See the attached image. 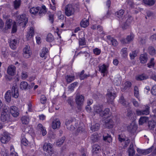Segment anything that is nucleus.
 Masks as SVG:
<instances>
[{
    "label": "nucleus",
    "instance_id": "nucleus-1",
    "mask_svg": "<svg viewBox=\"0 0 156 156\" xmlns=\"http://www.w3.org/2000/svg\"><path fill=\"white\" fill-rule=\"evenodd\" d=\"M118 139L119 141L122 143L123 148H125L127 147L130 142V140L128 138L125 137L122 134H119L118 135Z\"/></svg>",
    "mask_w": 156,
    "mask_h": 156
},
{
    "label": "nucleus",
    "instance_id": "nucleus-2",
    "mask_svg": "<svg viewBox=\"0 0 156 156\" xmlns=\"http://www.w3.org/2000/svg\"><path fill=\"white\" fill-rule=\"evenodd\" d=\"M75 12V9L73 5L69 4L66 5L65 8V13L67 16L73 15Z\"/></svg>",
    "mask_w": 156,
    "mask_h": 156
},
{
    "label": "nucleus",
    "instance_id": "nucleus-3",
    "mask_svg": "<svg viewBox=\"0 0 156 156\" xmlns=\"http://www.w3.org/2000/svg\"><path fill=\"white\" fill-rule=\"evenodd\" d=\"M150 107L148 105L145 106V109L144 110H140L136 109V114L138 115H147L149 114Z\"/></svg>",
    "mask_w": 156,
    "mask_h": 156
},
{
    "label": "nucleus",
    "instance_id": "nucleus-4",
    "mask_svg": "<svg viewBox=\"0 0 156 156\" xmlns=\"http://www.w3.org/2000/svg\"><path fill=\"white\" fill-rule=\"evenodd\" d=\"M43 149L44 151L47 152L49 155L53 153L52 145L50 143H45L43 146Z\"/></svg>",
    "mask_w": 156,
    "mask_h": 156
},
{
    "label": "nucleus",
    "instance_id": "nucleus-5",
    "mask_svg": "<svg viewBox=\"0 0 156 156\" xmlns=\"http://www.w3.org/2000/svg\"><path fill=\"white\" fill-rule=\"evenodd\" d=\"M11 95L12 97L17 98L19 96L18 88L16 84H14L11 89Z\"/></svg>",
    "mask_w": 156,
    "mask_h": 156
},
{
    "label": "nucleus",
    "instance_id": "nucleus-6",
    "mask_svg": "<svg viewBox=\"0 0 156 156\" xmlns=\"http://www.w3.org/2000/svg\"><path fill=\"white\" fill-rule=\"evenodd\" d=\"M107 42L109 45L114 47L117 46L119 44L116 39L110 35L107 36Z\"/></svg>",
    "mask_w": 156,
    "mask_h": 156
},
{
    "label": "nucleus",
    "instance_id": "nucleus-7",
    "mask_svg": "<svg viewBox=\"0 0 156 156\" xmlns=\"http://www.w3.org/2000/svg\"><path fill=\"white\" fill-rule=\"evenodd\" d=\"M23 56L26 58L30 57L32 54V52L29 46L26 45L23 50Z\"/></svg>",
    "mask_w": 156,
    "mask_h": 156
},
{
    "label": "nucleus",
    "instance_id": "nucleus-8",
    "mask_svg": "<svg viewBox=\"0 0 156 156\" xmlns=\"http://www.w3.org/2000/svg\"><path fill=\"white\" fill-rule=\"evenodd\" d=\"M10 112L14 117H17L19 115V111L15 106H12L10 108Z\"/></svg>",
    "mask_w": 156,
    "mask_h": 156
},
{
    "label": "nucleus",
    "instance_id": "nucleus-9",
    "mask_svg": "<svg viewBox=\"0 0 156 156\" xmlns=\"http://www.w3.org/2000/svg\"><path fill=\"white\" fill-rule=\"evenodd\" d=\"M104 122L105 127L108 129L112 128L114 125V121L112 118H108Z\"/></svg>",
    "mask_w": 156,
    "mask_h": 156
},
{
    "label": "nucleus",
    "instance_id": "nucleus-10",
    "mask_svg": "<svg viewBox=\"0 0 156 156\" xmlns=\"http://www.w3.org/2000/svg\"><path fill=\"white\" fill-rule=\"evenodd\" d=\"M7 73L10 76H14L16 73V68L14 65H9L7 69Z\"/></svg>",
    "mask_w": 156,
    "mask_h": 156
},
{
    "label": "nucleus",
    "instance_id": "nucleus-11",
    "mask_svg": "<svg viewBox=\"0 0 156 156\" xmlns=\"http://www.w3.org/2000/svg\"><path fill=\"white\" fill-rule=\"evenodd\" d=\"M133 38V36L131 34L127 36L126 39L122 38L120 40V42L122 44H125L129 43L132 41Z\"/></svg>",
    "mask_w": 156,
    "mask_h": 156
},
{
    "label": "nucleus",
    "instance_id": "nucleus-12",
    "mask_svg": "<svg viewBox=\"0 0 156 156\" xmlns=\"http://www.w3.org/2000/svg\"><path fill=\"white\" fill-rule=\"evenodd\" d=\"M12 23V20L11 19H7L5 22V27L3 29V31L4 33H6L8 29L11 28Z\"/></svg>",
    "mask_w": 156,
    "mask_h": 156
},
{
    "label": "nucleus",
    "instance_id": "nucleus-13",
    "mask_svg": "<svg viewBox=\"0 0 156 156\" xmlns=\"http://www.w3.org/2000/svg\"><path fill=\"white\" fill-rule=\"evenodd\" d=\"M84 100V97L80 94H77L76 98V102L77 105L81 106L83 103Z\"/></svg>",
    "mask_w": 156,
    "mask_h": 156
},
{
    "label": "nucleus",
    "instance_id": "nucleus-14",
    "mask_svg": "<svg viewBox=\"0 0 156 156\" xmlns=\"http://www.w3.org/2000/svg\"><path fill=\"white\" fill-rule=\"evenodd\" d=\"M133 18L131 16L128 17L127 19L126 20V22L122 26V28L123 29H126L128 28Z\"/></svg>",
    "mask_w": 156,
    "mask_h": 156
},
{
    "label": "nucleus",
    "instance_id": "nucleus-15",
    "mask_svg": "<svg viewBox=\"0 0 156 156\" xmlns=\"http://www.w3.org/2000/svg\"><path fill=\"white\" fill-rule=\"evenodd\" d=\"M10 139V137L7 134L4 133L0 138L1 142L3 144H6Z\"/></svg>",
    "mask_w": 156,
    "mask_h": 156
},
{
    "label": "nucleus",
    "instance_id": "nucleus-16",
    "mask_svg": "<svg viewBox=\"0 0 156 156\" xmlns=\"http://www.w3.org/2000/svg\"><path fill=\"white\" fill-rule=\"evenodd\" d=\"M61 123L58 119L54 120L52 123V127L54 129L59 128L60 126Z\"/></svg>",
    "mask_w": 156,
    "mask_h": 156
},
{
    "label": "nucleus",
    "instance_id": "nucleus-17",
    "mask_svg": "<svg viewBox=\"0 0 156 156\" xmlns=\"http://www.w3.org/2000/svg\"><path fill=\"white\" fill-rule=\"evenodd\" d=\"M100 146L97 144H94L92 147V152L93 154H96L99 153L101 151Z\"/></svg>",
    "mask_w": 156,
    "mask_h": 156
},
{
    "label": "nucleus",
    "instance_id": "nucleus-18",
    "mask_svg": "<svg viewBox=\"0 0 156 156\" xmlns=\"http://www.w3.org/2000/svg\"><path fill=\"white\" fill-rule=\"evenodd\" d=\"M115 97V95L114 93L109 92L107 94V99L108 102L109 103L112 102Z\"/></svg>",
    "mask_w": 156,
    "mask_h": 156
},
{
    "label": "nucleus",
    "instance_id": "nucleus-19",
    "mask_svg": "<svg viewBox=\"0 0 156 156\" xmlns=\"http://www.w3.org/2000/svg\"><path fill=\"white\" fill-rule=\"evenodd\" d=\"M37 129L38 131L42 132L43 136H45L47 133V132L42 124H39L37 127Z\"/></svg>",
    "mask_w": 156,
    "mask_h": 156
},
{
    "label": "nucleus",
    "instance_id": "nucleus-20",
    "mask_svg": "<svg viewBox=\"0 0 156 156\" xmlns=\"http://www.w3.org/2000/svg\"><path fill=\"white\" fill-rule=\"evenodd\" d=\"M20 88L22 90H26L27 88L29 89L31 88V87L30 85H29L25 81H23L21 82L20 83Z\"/></svg>",
    "mask_w": 156,
    "mask_h": 156
},
{
    "label": "nucleus",
    "instance_id": "nucleus-21",
    "mask_svg": "<svg viewBox=\"0 0 156 156\" xmlns=\"http://www.w3.org/2000/svg\"><path fill=\"white\" fill-rule=\"evenodd\" d=\"M94 112L99 114L101 116V114L102 113L103 110V106L100 105H95L94 107Z\"/></svg>",
    "mask_w": 156,
    "mask_h": 156
},
{
    "label": "nucleus",
    "instance_id": "nucleus-22",
    "mask_svg": "<svg viewBox=\"0 0 156 156\" xmlns=\"http://www.w3.org/2000/svg\"><path fill=\"white\" fill-rule=\"evenodd\" d=\"M148 78V76L145 74L139 75L136 77V79L138 81H142L146 80Z\"/></svg>",
    "mask_w": 156,
    "mask_h": 156
},
{
    "label": "nucleus",
    "instance_id": "nucleus-23",
    "mask_svg": "<svg viewBox=\"0 0 156 156\" xmlns=\"http://www.w3.org/2000/svg\"><path fill=\"white\" fill-rule=\"evenodd\" d=\"M10 114H2L1 115V119L3 122H9L10 121Z\"/></svg>",
    "mask_w": 156,
    "mask_h": 156
},
{
    "label": "nucleus",
    "instance_id": "nucleus-24",
    "mask_svg": "<svg viewBox=\"0 0 156 156\" xmlns=\"http://www.w3.org/2000/svg\"><path fill=\"white\" fill-rule=\"evenodd\" d=\"M9 45L10 48L15 50L16 48L17 41L15 39H12L10 40L9 42Z\"/></svg>",
    "mask_w": 156,
    "mask_h": 156
},
{
    "label": "nucleus",
    "instance_id": "nucleus-25",
    "mask_svg": "<svg viewBox=\"0 0 156 156\" xmlns=\"http://www.w3.org/2000/svg\"><path fill=\"white\" fill-rule=\"evenodd\" d=\"M99 71L103 73H106L107 72L108 66L105 64L99 66Z\"/></svg>",
    "mask_w": 156,
    "mask_h": 156
},
{
    "label": "nucleus",
    "instance_id": "nucleus-26",
    "mask_svg": "<svg viewBox=\"0 0 156 156\" xmlns=\"http://www.w3.org/2000/svg\"><path fill=\"white\" fill-rule=\"evenodd\" d=\"M47 11V9L45 6L44 5H42L41 8L40 7L39 12L38 14L40 16H41L45 14Z\"/></svg>",
    "mask_w": 156,
    "mask_h": 156
},
{
    "label": "nucleus",
    "instance_id": "nucleus-27",
    "mask_svg": "<svg viewBox=\"0 0 156 156\" xmlns=\"http://www.w3.org/2000/svg\"><path fill=\"white\" fill-rule=\"evenodd\" d=\"M124 10L123 9H121L115 13L116 16L120 19L123 20L124 18L123 17V16L124 13Z\"/></svg>",
    "mask_w": 156,
    "mask_h": 156
},
{
    "label": "nucleus",
    "instance_id": "nucleus-28",
    "mask_svg": "<svg viewBox=\"0 0 156 156\" xmlns=\"http://www.w3.org/2000/svg\"><path fill=\"white\" fill-rule=\"evenodd\" d=\"M12 95L10 90L7 91L5 94V101L8 102H10L11 100Z\"/></svg>",
    "mask_w": 156,
    "mask_h": 156
},
{
    "label": "nucleus",
    "instance_id": "nucleus-29",
    "mask_svg": "<svg viewBox=\"0 0 156 156\" xmlns=\"http://www.w3.org/2000/svg\"><path fill=\"white\" fill-rule=\"evenodd\" d=\"M89 18L88 19H84L80 23V26L83 27H87L89 24Z\"/></svg>",
    "mask_w": 156,
    "mask_h": 156
},
{
    "label": "nucleus",
    "instance_id": "nucleus-30",
    "mask_svg": "<svg viewBox=\"0 0 156 156\" xmlns=\"http://www.w3.org/2000/svg\"><path fill=\"white\" fill-rule=\"evenodd\" d=\"M48 50L47 48H44L42 50V51L40 53V55L41 57L45 58L48 55Z\"/></svg>",
    "mask_w": 156,
    "mask_h": 156
},
{
    "label": "nucleus",
    "instance_id": "nucleus-31",
    "mask_svg": "<svg viewBox=\"0 0 156 156\" xmlns=\"http://www.w3.org/2000/svg\"><path fill=\"white\" fill-rule=\"evenodd\" d=\"M126 115L129 119L132 120L135 119L136 118L134 114L131 110H129L128 111Z\"/></svg>",
    "mask_w": 156,
    "mask_h": 156
},
{
    "label": "nucleus",
    "instance_id": "nucleus-32",
    "mask_svg": "<svg viewBox=\"0 0 156 156\" xmlns=\"http://www.w3.org/2000/svg\"><path fill=\"white\" fill-rule=\"evenodd\" d=\"M140 60L142 63H145L147 60V55L146 54L141 55L140 57Z\"/></svg>",
    "mask_w": 156,
    "mask_h": 156
},
{
    "label": "nucleus",
    "instance_id": "nucleus-33",
    "mask_svg": "<svg viewBox=\"0 0 156 156\" xmlns=\"http://www.w3.org/2000/svg\"><path fill=\"white\" fill-rule=\"evenodd\" d=\"M21 144L25 146H27L29 143L28 140L26 139L24 135H22L21 138Z\"/></svg>",
    "mask_w": 156,
    "mask_h": 156
},
{
    "label": "nucleus",
    "instance_id": "nucleus-34",
    "mask_svg": "<svg viewBox=\"0 0 156 156\" xmlns=\"http://www.w3.org/2000/svg\"><path fill=\"white\" fill-rule=\"evenodd\" d=\"M39 7H37L36 8L33 7L30 9V13L33 15H36L38 13V12L39 11Z\"/></svg>",
    "mask_w": 156,
    "mask_h": 156
},
{
    "label": "nucleus",
    "instance_id": "nucleus-35",
    "mask_svg": "<svg viewBox=\"0 0 156 156\" xmlns=\"http://www.w3.org/2000/svg\"><path fill=\"white\" fill-rule=\"evenodd\" d=\"M34 30L33 27H31L30 29V31L28 33V34L26 36V38H27L28 40L30 38H31L34 35Z\"/></svg>",
    "mask_w": 156,
    "mask_h": 156
},
{
    "label": "nucleus",
    "instance_id": "nucleus-36",
    "mask_svg": "<svg viewBox=\"0 0 156 156\" xmlns=\"http://www.w3.org/2000/svg\"><path fill=\"white\" fill-rule=\"evenodd\" d=\"M148 119V118L146 116L141 117L139 121V124L142 125L143 124L147 121Z\"/></svg>",
    "mask_w": 156,
    "mask_h": 156
},
{
    "label": "nucleus",
    "instance_id": "nucleus-37",
    "mask_svg": "<svg viewBox=\"0 0 156 156\" xmlns=\"http://www.w3.org/2000/svg\"><path fill=\"white\" fill-rule=\"evenodd\" d=\"M27 19V18L26 17V15L25 14L19 16L17 17V20L18 21V22H20V23L23 22V21L26 20Z\"/></svg>",
    "mask_w": 156,
    "mask_h": 156
},
{
    "label": "nucleus",
    "instance_id": "nucleus-38",
    "mask_svg": "<svg viewBox=\"0 0 156 156\" xmlns=\"http://www.w3.org/2000/svg\"><path fill=\"white\" fill-rule=\"evenodd\" d=\"M74 76L67 75L65 77V79L68 83H69L74 80Z\"/></svg>",
    "mask_w": 156,
    "mask_h": 156
},
{
    "label": "nucleus",
    "instance_id": "nucleus-39",
    "mask_svg": "<svg viewBox=\"0 0 156 156\" xmlns=\"http://www.w3.org/2000/svg\"><path fill=\"white\" fill-rule=\"evenodd\" d=\"M21 120L23 124L27 125L29 123V119L28 117L26 116H24L21 118Z\"/></svg>",
    "mask_w": 156,
    "mask_h": 156
},
{
    "label": "nucleus",
    "instance_id": "nucleus-40",
    "mask_svg": "<svg viewBox=\"0 0 156 156\" xmlns=\"http://www.w3.org/2000/svg\"><path fill=\"white\" fill-rule=\"evenodd\" d=\"M145 4L149 6L153 5L155 2V0H143Z\"/></svg>",
    "mask_w": 156,
    "mask_h": 156
},
{
    "label": "nucleus",
    "instance_id": "nucleus-41",
    "mask_svg": "<svg viewBox=\"0 0 156 156\" xmlns=\"http://www.w3.org/2000/svg\"><path fill=\"white\" fill-rule=\"evenodd\" d=\"M156 122L154 120H151L148 122V126L150 129H151L154 128Z\"/></svg>",
    "mask_w": 156,
    "mask_h": 156
},
{
    "label": "nucleus",
    "instance_id": "nucleus-42",
    "mask_svg": "<svg viewBox=\"0 0 156 156\" xmlns=\"http://www.w3.org/2000/svg\"><path fill=\"white\" fill-rule=\"evenodd\" d=\"M133 145L132 143H131L128 150L129 154L134 155L135 151L133 148Z\"/></svg>",
    "mask_w": 156,
    "mask_h": 156
},
{
    "label": "nucleus",
    "instance_id": "nucleus-43",
    "mask_svg": "<svg viewBox=\"0 0 156 156\" xmlns=\"http://www.w3.org/2000/svg\"><path fill=\"white\" fill-rule=\"evenodd\" d=\"M110 112V110L109 108H106L104 111L102 110V113L101 114V116L103 117L107 116L109 114Z\"/></svg>",
    "mask_w": 156,
    "mask_h": 156
},
{
    "label": "nucleus",
    "instance_id": "nucleus-44",
    "mask_svg": "<svg viewBox=\"0 0 156 156\" xmlns=\"http://www.w3.org/2000/svg\"><path fill=\"white\" fill-rule=\"evenodd\" d=\"M20 0H15L14 2V6L15 9H17L19 8L21 4Z\"/></svg>",
    "mask_w": 156,
    "mask_h": 156
},
{
    "label": "nucleus",
    "instance_id": "nucleus-45",
    "mask_svg": "<svg viewBox=\"0 0 156 156\" xmlns=\"http://www.w3.org/2000/svg\"><path fill=\"white\" fill-rule=\"evenodd\" d=\"M148 51L149 54L151 55H154L155 54L156 50L155 48L152 46H150L148 48Z\"/></svg>",
    "mask_w": 156,
    "mask_h": 156
},
{
    "label": "nucleus",
    "instance_id": "nucleus-46",
    "mask_svg": "<svg viewBox=\"0 0 156 156\" xmlns=\"http://www.w3.org/2000/svg\"><path fill=\"white\" fill-rule=\"evenodd\" d=\"M79 45L80 46L84 45L86 44L85 38L84 37L80 38L78 39Z\"/></svg>",
    "mask_w": 156,
    "mask_h": 156
},
{
    "label": "nucleus",
    "instance_id": "nucleus-47",
    "mask_svg": "<svg viewBox=\"0 0 156 156\" xmlns=\"http://www.w3.org/2000/svg\"><path fill=\"white\" fill-rule=\"evenodd\" d=\"M134 94L135 96L139 99V89L137 86H135L134 89Z\"/></svg>",
    "mask_w": 156,
    "mask_h": 156
},
{
    "label": "nucleus",
    "instance_id": "nucleus-48",
    "mask_svg": "<svg viewBox=\"0 0 156 156\" xmlns=\"http://www.w3.org/2000/svg\"><path fill=\"white\" fill-rule=\"evenodd\" d=\"M65 138L64 137H62L60 139L58 140L56 143V145L58 146H60L64 143Z\"/></svg>",
    "mask_w": 156,
    "mask_h": 156
},
{
    "label": "nucleus",
    "instance_id": "nucleus-49",
    "mask_svg": "<svg viewBox=\"0 0 156 156\" xmlns=\"http://www.w3.org/2000/svg\"><path fill=\"white\" fill-rule=\"evenodd\" d=\"M133 5V2L130 0H127L125 4V5H126L127 8L132 7Z\"/></svg>",
    "mask_w": 156,
    "mask_h": 156
},
{
    "label": "nucleus",
    "instance_id": "nucleus-50",
    "mask_svg": "<svg viewBox=\"0 0 156 156\" xmlns=\"http://www.w3.org/2000/svg\"><path fill=\"white\" fill-rule=\"evenodd\" d=\"M54 40V37L53 35L51 34H48L46 38V40L49 42H51Z\"/></svg>",
    "mask_w": 156,
    "mask_h": 156
},
{
    "label": "nucleus",
    "instance_id": "nucleus-51",
    "mask_svg": "<svg viewBox=\"0 0 156 156\" xmlns=\"http://www.w3.org/2000/svg\"><path fill=\"white\" fill-rule=\"evenodd\" d=\"M103 139L104 140L107 141L108 142L112 141V138L110 135L107 134L106 136H103Z\"/></svg>",
    "mask_w": 156,
    "mask_h": 156
},
{
    "label": "nucleus",
    "instance_id": "nucleus-52",
    "mask_svg": "<svg viewBox=\"0 0 156 156\" xmlns=\"http://www.w3.org/2000/svg\"><path fill=\"white\" fill-rule=\"evenodd\" d=\"M122 54L124 57H126L127 55V48H123L121 51Z\"/></svg>",
    "mask_w": 156,
    "mask_h": 156
},
{
    "label": "nucleus",
    "instance_id": "nucleus-53",
    "mask_svg": "<svg viewBox=\"0 0 156 156\" xmlns=\"http://www.w3.org/2000/svg\"><path fill=\"white\" fill-rule=\"evenodd\" d=\"M99 127L98 124L96 123L95 125H93L90 127L91 129L93 131H95L98 130Z\"/></svg>",
    "mask_w": 156,
    "mask_h": 156
},
{
    "label": "nucleus",
    "instance_id": "nucleus-54",
    "mask_svg": "<svg viewBox=\"0 0 156 156\" xmlns=\"http://www.w3.org/2000/svg\"><path fill=\"white\" fill-rule=\"evenodd\" d=\"M9 107L4 106L3 108L2 114H9Z\"/></svg>",
    "mask_w": 156,
    "mask_h": 156
},
{
    "label": "nucleus",
    "instance_id": "nucleus-55",
    "mask_svg": "<svg viewBox=\"0 0 156 156\" xmlns=\"http://www.w3.org/2000/svg\"><path fill=\"white\" fill-rule=\"evenodd\" d=\"M94 53L96 55H99L101 53V50L100 49L96 48L93 50Z\"/></svg>",
    "mask_w": 156,
    "mask_h": 156
},
{
    "label": "nucleus",
    "instance_id": "nucleus-56",
    "mask_svg": "<svg viewBox=\"0 0 156 156\" xmlns=\"http://www.w3.org/2000/svg\"><path fill=\"white\" fill-rule=\"evenodd\" d=\"M40 101L41 103L43 104H45L47 101L46 98L44 95H41V96Z\"/></svg>",
    "mask_w": 156,
    "mask_h": 156
},
{
    "label": "nucleus",
    "instance_id": "nucleus-57",
    "mask_svg": "<svg viewBox=\"0 0 156 156\" xmlns=\"http://www.w3.org/2000/svg\"><path fill=\"white\" fill-rule=\"evenodd\" d=\"M133 105L136 107H138L139 106L138 102L134 98H132L131 100Z\"/></svg>",
    "mask_w": 156,
    "mask_h": 156
},
{
    "label": "nucleus",
    "instance_id": "nucleus-58",
    "mask_svg": "<svg viewBox=\"0 0 156 156\" xmlns=\"http://www.w3.org/2000/svg\"><path fill=\"white\" fill-rule=\"evenodd\" d=\"M131 83L129 81H126L124 84L125 86L124 89H126L127 88L130 87L131 86Z\"/></svg>",
    "mask_w": 156,
    "mask_h": 156
},
{
    "label": "nucleus",
    "instance_id": "nucleus-59",
    "mask_svg": "<svg viewBox=\"0 0 156 156\" xmlns=\"http://www.w3.org/2000/svg\"><path fill=\"white\" fill-rule=\"evenodd\" d=\"M77 84V83L76 82H75L71 84L69 86V88L70 90H72Z\"/></svg>",
    "mask_w": 156,
    "mask_h": 156
},
{
    "label": "nucleus",
    "instance_id": "nucleus-60",
    "mask_svg": "<svg viewBox=\"0 0 156 156\" xmlns=\"http://www.w3.org/2000/svg\"><path fill=\"white\" fill-rule=\"evenodd\" d=\"M154 59L152 58L151 59L150 62L147 64V66L150 68H151L152 66H154Z\"/></svg>",
    "mask_w": 156,
    "mask_h": 156
},
{
    "label": "nucleus",
    "instance_id": "nucleus-61",
    "mask_svg": "<svg viewBox=\"0 0 156 156\" xmlns=\"http://www.w3.org/2000/svg\"><path fill=\"white\" fill-rule=\"evenodd\" d=\"M17 30V26L16 23L15 22H14L12 28V33H15Z\"/></svg>",
    "mask_w": 156,
    "mask_h": 156
},
{
    "label": "nucleus",
    "instance_id": "nucleus-62",
    "mask_svg": "<svg viewBox=\"0 0 156 156\" xmlns=\"http://www.w3.org/2000/svg\"><path fill=\"white\" fill-rule=\"evenodd\" d=\"M119 101L121 104H122L123 105H126V102L125 100L124 99V97L122 96L120 97L119 100Z\"/></svg>",
    "mask_w": 156,
    "mask_h": 156
},
{
    "label": "nucleus",
    "instance_id": "nucleus-63",
    "mask_svg": "<svg viewBox=\"0 0 156 156\" xmlns=\"http://www.w3.org/2000/svg\"><path fill=\"white\" fill-rule=\"evenodd\" d=\"M48 15L49 20L50 21L51 23H52L53 22L54 20V15L53 14H51L50 12L48 13Z\"/></svg>",
    "mask_w": 156,
    "mask_h": 156
},
{
    "label": "nucleus",
    "instance_id": "nucleus-64",
    "mask_svg": "<svg viewBox=\"0 0 156 156\" xmlns=\"http://www.w3.org/2000/svg\"><path fill=\"white\" fill-rule=\"evenodd\" d=\"M151 93L153 95H156V85L153 86L151 89Z\"/></svg>",
    "mask_w": 156,
    "mask_h": 156
}]
</instances>
